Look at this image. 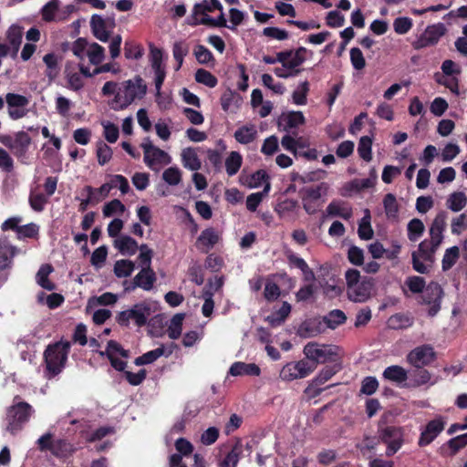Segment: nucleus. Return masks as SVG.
<instances>
[{
	"label": "nucleus",
	"mask_w": 467,
	"mask_h": 467,
	"mask_svg": "<svg viewBox=\"0 0 467 467\" xmlns=\"http://www.w3.org/2000/svg\"><path fill=\"white\" fill-rule=\"evenodd\" d=\"M234 139L241 144H249L256 139L257 130L254 126H242L234 132Z\"/></svg>",
	"instance_id": "obj_29"
},
{
	"label": "nucleus",
	"mask_w": 467,
	"mask_h": 467,
	"mask_svg": "<svg viewBox=\"0 0 467 467\" xmlns=\"http://www.w3.org/2000/svg\"><path fill=\"white\" fill-rule=\"evenodd\" d=\"M195 80L196 82L203 84L208 88H214L218 84L217 78L210 71L203 68H199L196 70Z\"/></svg>",
	"instance_id": "obj_52"
},
{
	"label": "nucleus",
	"mask_w": 467,
	"mask_h": 467,
	"mask_svg": "<svg viewBox=\"0 0 467 467\" xmlns=\"http://www.w3.org/2000/svg\"><path fill=\"white\" fill-rule=\"evenodd\" d=\"M306 358L317 367V363L335 361L337 357L336 348L332 345H320L317 342H308L304 348Z\"/></svg>",
	"instance_id": "obj_7"
},
{
	"label": "nucleus",
	"mask_w": 467,
	"mask_h": 467,
	"mask_svg": "<svg viewBox=\"0 0 467 467\" xmlns=\"http://www.w3.org/2000/svg\"><path fill=\"white\" fill-rule=\"evenodd\" d=\"M211 4H209L206 0H203L202 3H198L193 6V15H205L206 12H213V10L223 11V5L219 2V0H210Z\"/></svg>",
	"instance_id": "obj_50"
},
{
	"label": "nucleus",
	"mask_w": 467,
	"mask_h": 467,
	"mask_svg": "<svg viewBox=\"0 0 467 467\" xmlns=\"http://www.w3.org/2000/svg\"><path fill=\"white\" fill-rule=\"evenodd\" d=\"M381 442L379 434L377 436L364 435L362 442L357 445V448L364 454L365 451H374L377 446Z\"/></svg>",
	"instance_id": "obj_60"
},
{
	"label": "nucleus",
	"mask_w": 467,
	"mask_h": 467,
	"mask_svg": "<svg viewBox=\"0 0 467 467\" xmlns=\"http://www.w3.org/2000/svg\"><path fill=\"white\" fill-rule=\"evenodd\" d=\"M36 410L31 404L16 396L13 404L6 409V431L12 435L20 432L34 416Z\"/></svg>",
	"instance_id": "obj_2"
},
{
	"label": "nucleus",
	"mask_w": 467,
	"mask_h": 467,
	"mask_svg": "<svg viewBox=\"0 0 467 467\" xmlns=\"http://www.w3.org/2000/svg\"><path fill=\"white\" fill-rule=\"evenodd\" d=\"M28 202L32 210L36 213L44 211L46 204L48 202V197L44 193H36L31 192L28 198Z\"/></svg>",
	"instance_id": "obj_51"
},
{
	"label": "nucleus",
	"mask_w": 467,
	"mask_h": 467,
	"mask_svg": "<svg viewBox=\"0 0 467 467\" xmlns=\"http://www.w3.org/2000/svg\"><path fill=\"white\" fill-rule=\"evenodd\" d=\"M328 189V184L322 182L299 190L298 193L302 200L303 208L307 214L313 215L317 213L324 202V201H321V198L327 194Z\"/></svg>",
	"instance_id": "obj_4"
},
{
	"label": "nucleus",
	"mask_w": 467,
	"mask_h": 467,
	"mask_svg": "<svg viewBox=\"0 0 467 467\" xmlns=\"http://www.w3.org/2000/svg\"><path fill=\"white\" fill-rule=\"evenodd\" d=\"M298 207V202L294 199L278 200L274 207L275 212L280 218L285 216L287 213L294 212Z\"/></svg>",
	"instance_id": "obj_43"
},
{
	"label": "nucleus",
	"mask_w": 467,
	"mask_h": 467,
	"mask_svg": "<svg viewBox=\"0 0 467 467\" xmlns=\"http://www.w3.org/2000/svg\"><path fill=\"white\" fill-rule=\"evenodd\" d=\"M440 245H435V242L432 239H425L420 243L417 251L412 253H418V256H420L425 263L433 265L435 261V253Z\"/></svg>",
	"instance_id": "obj_20"
},
{
	"label": "nucleus",
	"mask_w": 467,
	"mask_h": 467,
	"mask_svg": "<svg viewBox=\"0 0 467 467\" xmlns=\"http://www.w3.org/2000/svg\"><path fill=\"white\" fill-rule=\"evenodd\" d=\"M54 268L49 264L42 265L36 273V282L44 289L53 291L56 288L54 283L48 279V275L53 272Z\"/></svg>",
	"instance_id": "obj_27"
},
{
	"label": "nucleus",
	"mask_w": 467,
	"mask_h": 467,
	"mask_svg": "<svg viewBox=\"0 0 467 467\" xmlns=\"http://www.w3.org/2000/svg\"><path fill=\"white\" fill-rule=\"evenodd\" d=\"M371 216L368 209L365 210V214L358 223V234L361 240H370L374 232L371 227Z\"/></svg>",
	"instance_id": "obj_31"
},
{
	"label": "nucleus",
	"mask_w": 467,
	"mask_h": 467,
	"mask_svg": "<svg viewBox=\"0 0 467 467\" xmlns=\"http://www.w3.org/2000/svg\"><path fill=\"white\" fill-rule=\"evenodd\" d=\"M164 355V347L161 346L153 350L148 351L143 355L138 357L134 360L136 366H143L151 364L156 361L160 357Z\"/></svg>",
	"instance_id": "obj_42"
},
{
	"label": "nucleus",
	"mask_w": 467,
	"mask_h": 467,
	"mask_svg": "<svg viewBox=\"0 0 467 467\" xmlns=\"http://www.w3.org/2000/svg\"><path fill=\"white\" fill-rule=\"evenodd\" d=\"M446 444L451 451L450 455H455L461 449L467 445V433L450 439Z\"/></svg>",
	"instance_id": "obj_64"
},
{
	"label": "nucleus",
	"mask_w": 467,
	"mask_h": 467,
	"mask_svg": "<svg viewBox=\"0 0 467 467\" xmlns=\"http://www.w3.org/2000/svg\"><path fill=\"white\" fill-rule=\"evenodd\" d=\"M467 229V212L453 217L451 221V232L453 235H460Z\"/></svg>",
	"instance_id": "obj_57"
},
{
	"label": "nucleus",
	"mask_w": 467,
	"mask_h": 467,
	"mask_svg": "<svg viewBox=\"0 0 467 467\" xmlns=\"http://www.w3.org/2000/svg\"><path fill=\"white\" fill-rule=\"evenodd\" d=\"M326 211L327 215L337 216L344 220H349L353 214L351 206L342 201H332Z\"/></svg>",
	"instance_id": "obj_21"
},
{
	"label": "nucleus",
	"mask_w": 467,
	"mask_h": 467,
	"mask_svg": "<svg viewBox=\"0 0 467 467\" xmlns=\"http://www.w3.org/2000/svg\"><path fill=\"white\" fill-rule=\"evenodd\" d=\"M261 372L260 368L254 363L234 362L229 370L232 376H259Z\"/></svg>",
	"instance_id": "obj_22"
},
{
	"label": "nucleus",
	"mask_w": 467,
	"mask_h": 467,
	"mask_svg": "<svg viewBox=\"0 0 467 467\" xmlns=\"http://www.w3.org/2000/svg\"><path fill=\"white\" fill-rule=\"evenodd\" d=\"M425 226L420 219L413 218L407 225V234L410 242L418 241L424 234Z\"/></svg>",
	"instance_id": "obj_32"
},
{
	"label": "nucleus",
	"mask_w": 467,
	"mask_h": 467,
	"mask_svg": "<svg viewBox=\"0 0 467 467\" xmlns=\"http://www.w3.org/2000/svg\"><path fill=\"white\" fill-rule=\"evenodd\" d=\"M90 27L93 36L101 42H108L110 36L107 30L106 21L99 15H93L90 19Z\"/></svg>",
	"instance_id": "obj_19"
},
{
	"label": "nucleus",
	"mask_w": 467,
	"mask_h": 467,
	"mask_svg": "<svg viewBox=\"0 0 467 467\" xmlns=\"http://www.w3.org/2000/svg\"><path fill=\"white\" fill-rule=\"evenodd\" d=\"M241 452V447L235 444L220 462V467H236Z\"/></svg>",
	"instance_id": "obj_59"
},
{
	"label": "nucleus",
	"mask_w": 467,
	"mask_h": 467,
	"mask_svg": "<svg viewBox=\"0 0 467 467\" xmlns=\"http://www.w3.org/2000/svg\"><path fill=\"white\" fill-rule=\"evenodd\" d=\"M70 348V342L62 340L47 346L44 352V359L49 377H55L62 371Z\"/></svg>",
	"instance_id": "obj_3"
},
{
	"label": "nucleus",
	"mask_w": 467,
	"mask_h": 467,
	"mask_svg": "<svg viewBox=\"0 0 467 467\" xmlns=\"http://www.w3.org/2000/svg\"><path fill=\"white\" fill-rule=\"evenodd\" d=\"M183 314H176L172 317L171 324L168 327V336L171 339H178L182 330Z\"/></svg>",
	"instance_id": "obj_48"
},
{
	"label": "nucleus",
	"mask_w": 467,
	"mask_h": 467,
	"mask_svg": "<svg viewBox=\"0 0 467 467\" xmlns=\"http://www.w3.org/2000/svg\"><path fill=\"white\" fill-rule=\"evenodd\" d=\"M460 257V249L454 245L445 250L441 260V268L443 272L449 271L458 261Z\"/></svg>",
	"instance_id": "obj_35"
},
{
	"label": "nucleus",
	"mask_w": 467,
	"mask_h": 467,
	"mask_svg": "<svg viewBox=\"0 0 467 467\" xmlns=\"http://www.w3.org/2000/svg\"><path fill=\"white\" fill-rule=\"evenodd\" d=\"M189 53V47L188 45L182 41L175 42L172 47V55L174 59L177 62V66L175 67V70H179L182 64L184 57H186Z\"/></svg>",
	"instance_id": "obj_49"
},
{
	"label": "nucleus",
	"mask_w": 467,
	"mask_h": 467,
	"mask_svg": "<svg viewBox=\"0 0 467 467\" xmlns=\"http://www.w3.org/2000/svg\"><path fill=\"white\" fill-rule=\"evenodd\" d=\"M309 92V82L307 80L299 84L297 88L293 92V102L296 105H306L307 102V94Z\"/></svg>",
	"instance_id": "obj_56"
},
{
	"label": "nucleus",
	"mask_w": 467,
	"mask_h": 467,
	"mask_svg": "<svg viewBox=\"0 0 467 467\" xmlns=\"http://www.w3.org/2000/svg\"><path fill=\"white\" fill-rule=\"evenodd\" d=\"M43 61L47 66L46 75L50 79H55L59 74L57 57L54 53H47L44 56Z\"/></svg>",
	"instance_id": "obj_36"
},
{
	"label": "nucleus",
	"mask_w": 467,
	"mask_h": 467,
	"mask_svg": "<svg viewBox=\"0 0 467 467\" xmlns=\"http://www.w3.org/2000/svg\"><path fill=\"white\" fill-rule=\"evenodd\" d=\"M466 204L467 197L462 192H452L446 200V207L454 213L462 211Z\"/></svg>",
	"instance_id": "obj_28"
},
{
	"label": "nucleus",
	"mask_w": 467,
	"mask_h": 467,
	"mask_svg": "<svg viewBox=\"0 0 467 467\" xmlns=\"http://www.w3.org/2000/svg\"><path fill=\"white\" fill-rule=\"evenodd\" d=\"M219 240L220 236L218 232L214 228L209 227L201 233L195 242V246L201 253L208 254Z\"/></svg>",
	"instance_id": "obj_17"
},
{
	"label": "nucleus",
	"mask_w": 467,
	"mask_h": 467,
	"mask_svg": "<svg viewBox=\"0 0 467 467\" xmlns=\"http://www.w3.org/2000/svg\"><path fill=\"white\" fill-rule=\"evenodd\" d=\"M373 286V279L365 276L353 287L348 289V297L353 302H366L370 297Z\"/></svg>",
	"instance_id": "obj_13"
},
{
	"label": "nucleus",
	"mask_w": 467,
	"mask_h": 467,
	"mask_svg": "<svg viewBox=\"0 0 467 467\" xmlns=\"http://www.w3.org/2000/svg\"><path fill=\"white\" fill-rule=\"evenodd\" d=\"M59 0H50L41 9L42 19L46 22L56 20V13L58 11Z\"/></svg>",
	"instance_id": "obj_53"
},
{
	"label": "nucleus",
	"mask_w": 467,
	"mask_h": 467,
	"mask_svg": "<svg viewBox=\"0 0 467 467\" xmlns=\"http://www.w3.org/2000/svg\"><path fill=\"white\" fill-rule=\"evenodd\" d=\"M151 312L150 304L142 301L135 304L130 309L120 311L116 317V321L121 327H129L132 320L137 327H141L147 324Z\"/></svg>",
	"instance_id": "obj_5"
},
{
	"label": "nucleus",
	"mask_w": 467,
	"mask_h": 467,
	"mask_svg": "<svg viewBox=\"0 0 467 467\" xmlns=\"http://www.w3.org/2000/svg\"><path fill=\"white\" fill-rule=\"evenodd\" d=\"M405 285L412 294L422 293L427 286L425 279L418 275H411L407 277L405 280Z\"/></svg>",
	"instance_id": "obj_58"
},
{
	"label": "nucleus",
	"mask_w": 467,
	"mask_h": 467,
	"mask_svg": "<svg viewBox=\"0 0 467 467\" xmlns=\"http://www.w3.org/2000/svg\"><path fill=\"white\" fill-rule=\"evenodd\" d=\"M291 305L287 302H284L282 306L272 316L267 317V321L272 327L280 326L285 321L291 312Z\"/></svg>",
	"instance_id": "obj_40"
},
{
	"label": "nucleus",
	"mask_w": 467,
	"mask_h": 467,
	"mask_svg": "<svg viewBox=\"0 0 467 467\" xmlns=\"http://www.w3.org/2000/svg\"><path fill=\"white\" fill-rule=\"evenodd\" d=\"M436 359L434 348L428 344L419 346L409 352L407 361L415 368H422Z\"/></svg>",
	"instance_id": "obj_9"
},
{
	"label": "nucleus",
	"mask_w": 467,
	"mask_h": 467,
	"mask_svg": "<svg viewBox=\"0 0 467 467\" xmlns=\"http://www.w3.org/2000/svg\"><path fill=\"white\" fill-rule=\"evenodd\" d=\"M5 101L8 109L26 108L29 104V99L26 96L16 93H7Z\"/></svg>",
	"instance_id": "obj_61"
},
{
	"label": "nucleus",
	"mask_w": 467,
	"mask_h": 467,
	"mask_svg": "<svg viewBox=\"0 0 467 467\" xmlns=\"http://www.w3.org/2000/svg\"><path fill=\"white\" fill-rule=\"evenodd\" d=\"M32 140L27 132L18 131L14 136L0 135V143L8 148L17 158H25L31 145Z\"/></svg>",
	"instance_id": "obj_8"
},
{
	"label": "nucleus",
	"mask_w": 467,
	"mask_h": 467,
	"mask_svg": "<svg viewBox=\"0 0 467 467\" xmlns=\"http://www.w3.org/2000/svg\"><path fill=\"white\" fill-rule=\"evenodd\" d=\"M285 122V130H288L293 128H297L300 125L305 124L306 119L301 111H291L286 115H284L279 119V125Z\"/></svg>",
	"instance_id": "obj_30"
},
{
	"label": "nucleus",
	"mask_w": 467,
	"mask_h": 467,
	"mask_svg": "<svg viewBox=\"0 0 467 467\" xmlns=\"http://www.w3.org/2000/svg\"><path fill=\"white\" fill-rule=\"evenodd\" d=\"M22 38V27L16 25H12L6 32L8 46H21Z\"/></svg>",
	"instance_id": "obj_62"
},
{
	"label": "nucleus",
	"mask_w": 467,
	"mask_h": 467,
	"mask_svg": "<svg viewBox=\"0 0 467 467\" xmlns=\"http://www.w3.org/2000/svg\"><path fill=\"white\" fill-rule=\"evenodd\" d=\"M114 246L123 255H133L139 249L136 240L129 235H123L114 241Z\"/></svg>",
	"instance_id": "obj_23"
},
{
	"label": "nucleus",
	"mask_w": 467,
	"mask_h": 467,
	"mask_svg": "<svg viewBox=\"0 0 467 467\" xmlns=\"http://www.w3.org/2000/svg\"><path fill=\"white\" fill-rule=\"evenodd\" d=\"M372 140L368 136H363L360 138L358 152L359 157L365 161H370L372 159Z\"/></svg>",
	"instance_id": "obj_54"
},
{
	"label": "nucleus",
	"mask_w": 467,
	"mask_h": 467,
	"mask_svg": "<svg viewBox=\"0 0 467 467\" xmlns=\"http://www.w3.org/2000/svg\"><path fill=\"white\" fill-rule=\"evenodd\" d=\"M182 162L186 169L198 171L201 169L202 162L194 149L189 147L182 151Z\"/></svg>",
	"instance_id": "obj_26"
},
{
	"label": "nucleus",
	"mask_w": 467,
	"mask_h": 467,
	"mask_svg": "<svg viewBox=\"0 0 467 467\" xmlns=\"http://www.w3.org/2000/svg\"><path fill=\"white\" fill-rule=\"evenodd\" d=\"M423 303L429 305L428 315L435 317L441 310V299L444 296L441 286L434 281H431L422 292Z\"/></svg>",
	"instance_id": "obj_12"
},
{
	"label": "nucleus",
	"mask_w": 467,
	"mask_h": 467,
	"mask_svg": "<svg viewBox=\"0 0 467 467\" xmlns=\"http://www.w3.org/2000/svg\"><path fill=\"white\" fill-rule=\"evenodd\" d=\"M144 49L141 45L134 40H126L124 44V56L127 59H140L143 56Z\"/></svg>",
	"instance_id": "obj_44"
},
{
	"label": "nucleus",
	"mask_w": 467,
	"mask_h": 467,
	"mask_svg": "<svg viewBox=\"0 0 467 467\" xmlns=\"http://www.w3.org/2000/svg\"><path fill=\"white\" fill-rule=\"evenodd\" d=\"M445 422L441 418H436L430 420L425 429L421 431L419 438L418 445L420 447H425L431 444L438 435L444 430Z\"/></svg>",
	"instance_id": "obj_15"
},
{
	"label": "nucleus",
	"mask_w": 467,
	"mask_h": 467,
	"mask_svg": "<svg viewBox=\"0 0 467 467\" xmlns=\"http://www.w3.org/2000/svg\"><path fill=\"white\" fill-rule=\"evenodd\" d=\"M316 368L314 364H310L308 360L301 359L297 362L287 363L283 367L280 377L284 380L291 381L296 379L307 377Z\"/></svg>",
	"instance_id": "obj_11"
},
{
	"label": "nucleus",
	"mask_w": 467,
	"mask_h": 467,
	"mask_svg": "<svg viewBox=\"0 0 467 467\" xmlns=\"http://www.w3.org/2000/svg\"><path fill=\"white\" fill-rule=\"evenodd\" d=\"M243 163L242 155L237 151H232L225 160V169L229 176L235 175Z\"/></svg>",
	"instance_id": "obj_41"
},
{
	"label": "nucleus",
	"mask_w": 467,
	"mask_h": 467,
	"mask_svg": "<svg viewBox=\"0 0 467 467\" xmlns=\"http://www.w3.org/2000/svg\"><path fill=\"white\" fill-rule=\"evenodd\" d=\"M87 56L92 65L98 66L105 58V49L102 46L94 42L89 46L87 51Z\"/></svg>",
	"instance_id": "obj_46"
},
{
	"label": "nucleus",
	"mask_w": 467,
	"mask_h": 467,
	"mask_svg": "<svg viewBox=\"0 0 467 467\" xmlns=\"http://www.w3.org/2000/svg\"><path fill=\"white\" fill-rule=\"evenodd\" d=\"M445 33L446 27L442 23L428 26L424 32L412 42V47L416 50H420L434 46Z\"/></svg>",
	"instance_id": "obj_10"
},
{
	"label": "nucleus",
	"mask_w": 467,
	"mask_h": 467,
	"mask_svg": "<svg viewBox=\"0 0 467 467\" xmlns=\"http://www.w3.org/2000/svg\"><path fill=\"white\" fill-rule=\"evenodd\" d=\"M388 325L392 329H403L410 327L412 320L407 315L397 313L389 318Z\"/></svg>",
	"instance_id": "obj_45"
},
{
	"label": "nucleus",
	"mask_w": 467,
	"mask_h": 467,
	"mask_svg": "<svg viewBox=\"0 0 467 467\" xmlns=\"http://www.w3.org/2000/svg\"><path fill=\"white\" fill-rule=\"evenodd\" d=\"M340 369L341 366L339 364L325 366L318 373V375L311 381L309 388H314L325 384Z\"/></svg>",
	"instance_id": "obj_25"
},
{
	"label": "nucleus",
	"mask_w": 467,
	"mask_h": 467,
	"mask_svg": "<svg viewBox=\"0 0 467 467\" xmlns=\"http://www.w3.org/2000/svg\"><path fill=\"white\" fill-rule=\"evenodd\" d=\"M96 154L99 164L103 166L110 161L113 152L108 144L102 140H99L97 143Z\"/></svg>",
	"instance_id": "obj_55"
},
{
	"label": "nucleus",
	"mask_w": 467,
	"mask_h": 467,
	"mask_svg": "<svg viewBox=\"0 0 467 467\" xmlns=\"http://www.w3.org/2000/svg\"><path fill=\"white\" fill-rule=\"evenodd\" d=\"M162 179L169 185H178L182 181V171L178 167H170L163 171Z\"/></svg>",
	"instance_id": "obj_63"
},
{
	"label": "nucleus",
	"mask_w": 467,
	"mask_h": 467,
	"mask_svg": "<svg viewBox=\"0 0 467 467\" xmlns=\"http://www.w3.org/2000/svg\"><path fill=\"white\" fill-rule=\"evenodd\" d=\"M39 237V225L35 223H29L25 225H21L18 233L16 234V238L18 240L30 238V239H38Z\"/></svg>",
	"instance_id": "obj_47"
},
{
	"label": "nucleus",
	"mask_w": 467,
	"mask_h": 467,
	"mask_svg": "<svg viewBox=\"0 0 467 467\" xmlns=\"http://www.w3.org/2000/svg\"><path fill=\"white\" fill-rule=\"evenodd\" d=\"M18 253L19 249L11 244L7 236L0 237V272L12 269L14 258Z\"/></svg>",
	"instance_id": "obj_14"
},
{
	"label": "nucleus",
	"mask_w": 467,
	"mask_h": 467,
	"mask_svg": "<svg viewBox=\"0 0 467 467\" xmlns=\"http://www.w3.org/2000/svg\"><path fill=\"white\" fill-rule=\"evenodd\" d=\"M387 380L401 384L408 379V371L399 365L387 367L382 374Z\"/></svg>",
	"instance_id": "obj_24"
},
{
	"label": "nucleus",
	"mask_w": 467,
	"mask_h": 467,
	"mask_svg": "<svg viewBox=\"0 0 467 467\" xmlns=\"http://www.w3.org/2000/svg\"><path fill=\"white\" fill-rule=\"evenodd\" d=\"M135 269V264L128 259H120L115 262L113 272L118 278L130 276Z\"/></svg>",
	"instance_id": "obj_34"
},
{
	"label": "nucleus",
	"mask_w": 467,
	"mask_h": 467,
	"mask_svg": "<svg viewBox=\"0 0 467 467\" xmlns=\"http://www.w3.org/2000/svg\"><path fill=\"white\" fill-rule=\"evenodd\" d=\"M383 206L389 219H396L398 217L400 206L393 193H387L384 196Z\"/></svg>",
	"instance_id": "obj_38"
},
{
	"label": "nucleus",
	"mask_w": 467,
	"mask_h": 467,
	"mask_svg": "<svg viewBox=\"0 0 467 467\" xmlns=\"http://www.w3.org/2000/svg\"><path fill=\"white\" fill-rule=\"evenodd\" d=\"M347 320L345 313L340 309L331 310L327 316L324 317L323 321L327 327L331 329L337 328L338 326L344 324Z\"/></svg>",
	"instance_id": "obj_37"
},
{
	"label": "nucleus",
	"mask_w": 467,
	"mask_h": 467,
	"mask_svg": "<svg viewBox=\"0 0 467 467\" xmlns=\"http://www.w3.org/2000/svg\"><path fill=\"white\" fill-rule=\"evenodd\" d=\"M148 91L145 80L139 75L133 78L122 81L115 96L117 107H112L115 110H122L127 109L136 100L142 99Z\"/></svg>",
	"instance_id": "obj_1"
},
{
	"label": "nucleus",
	"mask_w": 467,
	"mask_h": 467,
	"mask_svg": "<svg viewBox=\"0 0 467 467\" xmlns=\"http://www.w3.org/2000/svg\"><path fill=\"white\" fill-rule=\"evenodd\" d=\"M140 275V283L141 284V285H144V287L140 288L143 289L144 291L151 290L157 280V276L154 270L152 268L140 269V271L134 277H139Z\"/></svg>",
	"instance_id": "obj_39"
},
{
	"label": "nucleus",
	"mask_w": 467,
	"mask_h": 467,
	"mask_svg": "<svg viewBox=\"0 0 467 467\" xmlns=\"http://www.w3.org/2000/svg\"><path fill=\"white\" fill-rule=\"evenodd\" d=\"M448 219L449 213L445 210H441L436 214L431 224L429 230L430 236L431 239L434 240L435 245H441L443 242V232L446 229Z\"/></svg>",
	"instance_id": "obj_16"
},
{
	"label": "nucleus",
	"mask_w": 467,
	"mask_h": 467,
	"mask_svg": "<svg viewBox=\"0 0 467 467\" xmlns=\"http://www.w3.org/2000/svg\"><path fill=\"white\" fill-rule=\"evenodd\" d=\"M73 446L70 442H68L65 439H57L54 440L53 444L50 449V452L57 457L62 458L66 457L73 451Z\"/></svg>",
	"instance_id": "obj_33"
},
{
	"label": "nucleus",
	"mask_w": 467,
	"mask_h": 467,
	"mask_svg": "<svg viewBox=\"0 0 467 467\" xmlns=\"http://www.w3.org/2000/svg\"><path fill=\"white\" fill-rule=\"evenodd\" d=\"M378 434L381 442L387 445L385 454L388 457L393 456L403 445L404 431L401 427L379 426Z\"/></svg>",
	"instance_id": "obj_6"
},
{
	"label": "nucleus",
	"mask_w": 467,
	"mask_h": 467,
	"mask_svg": "<svg viewBox=\"0 0 467 467\" xmlns=\"http://www.w3.org/2000/svg\"><path fill=\"white\" fill-rule=\"evenodd\" d=\"M323 325L322 322L311 318L306 319L304 322L300 324V326L297 328L296 334L303 338H309L317 337V335L321 334L323 332Z\"/></svg>",
	"instance_id": "obj_18"
}]
</instances>
